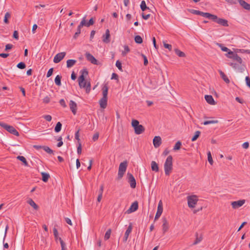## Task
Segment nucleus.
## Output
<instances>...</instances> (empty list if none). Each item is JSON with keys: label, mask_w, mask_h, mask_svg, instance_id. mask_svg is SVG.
Segmentation results:
<instances>
[{"label": "nucleus", "mask_w": 250, "mask_h": 250, "mask_svg": "<svg viewBox=\"0 0 250 250\" xmlns=\"http://www.w3.org/2000/svg\"><path fill=\"white\" fill-rule=\"evenodd\" d=\"M130 51V49L127 45L124 46V51L122 52L123 56H125L126 54Z\"/></svg>", "instance_id": "nucleus-46"}, {"label": "nucleus", "mask_w": 250, "mask_h": 250, "mask_svg": "<svg viewBox=\"0 0 250 250\" xmlns=\"http://www.w3.org/2000/svg\"><path fill=\"white\" fill-rule=\"evenodd\" d=\"M141 56H142L143 58L144 59V65L146 66L148 64V60H147L146 57L143 54H142Z\"/></svg>", "instance_id": "nucleus-54"}, {"label": "nucleus", "mask_w": 250, "mask_h": 250, "mask_svg": "<svg viewBox=\"0 0 250 250\" xmlns=\"http://www.w3.org/2000/svg\"><path fill=\"white\" fill-rule=\"evenodd\" d=\"M53 233H54V237H55V238L56 239V240H59V235H58V230L56 228H54L53 229Z\"/></svg>", "instance_id": "nucleus-50"}, {"label": "nucleus", "mask_w": 250, "mask_h": 250, "mask_svg": "<svg viewBox=\"0 0 250 250\" xmlns=\"http://www.w3.org/2000/svg\"><path fill=\"white\" fill-rule=\"evenodd\" d=\"M81 75L78 79L79 86L81 88L85 89L86 92L89 93L91 90V84L90 82L85 80L88 75V72L86 68H84L80 71Z\"/></svg>", "instance_id": "nucleus-1"}, {"label": "nucleus", "mask_w": 250, "mask_h": 250, "mask_svg": "<svg viewBox=\"0 0 250 250\" xmlns=\"http://www.w3.org/2000/svg\"><path fill=\"white\" fill-rule=\"evenodd\" d=\"M127 176L131 188H134L136 187V183L134 176L130 173H127Z\"/></svg>", "instance_id": "nucleus-12"}, {"label": "nucleus", "mask_w": 250, "mask_h": 250, "mask_svg": "<svg viewBox=\"0 0 250 250\" xmlns=\"http://www.w3.org/2000/svg\"><path fill=\"white\" fill-rule=\"evenodd\" d=\"M218 122L217 120H210V121H206L203 123V124L204 125H208L209 124H216Z\"/></svg>", "instance_id": "nucleus-47"}, {"label": "nucleus", "mask_w": 250, "mask_h": 250, "mask_svg": "<svg viewBox=\"0 0 250 250\" xmlns=\"http://www.w3.org/2000/svg\"><path fill=\"white\" fill-rule=\"evenodd\" d=\"M86 59L89 61L91 63L94 64H98V61L95 58V57L90 54L89 53H86L85 54Z\"/></svg>", "instance_id": "nucleus-16"}, {"label": "nucleus", "mask_w": 250, "mask_h": 250, "mask_svg": "<svg viewBox=\"0 0 250 250\" xmlns=\"http://www.w3.org/2000/svg\"><path fill=\"white\" fill-rule=\"evenodd\" d=\"M77 153L80 154L82 153V145L81 143H79V146L77 147Z\"/></svg>", "instance_id": "nucleus-59"}, {"label": "nucleus", "mask_w": 250, "mask_h": 250, "mask_svg": "<svg viewBox=\"0 0 250 250\" xmlns=\"http://www.w3.org/2000/svg\"><path fill=\"white\" fill-rule=\"evenodd\" d=\"M94 20H93V19L92 18H91L88 21V22H86L85 21V26H87V27H89L90 26V25H92L94 24Z\"/></svg>", "instance_id": "nucleus-51"}, {"label": "nucleus", "mask_w": 250, "mask_h": 250, "mask_svg": "<svg viewBox=\"0 0 250 250\" xmlns=\"http://www.w3.org/2000/svg\"><path fill=\"white\" fill-rule=\"evenodd\" d=\"M65 55L66 53L64 52L58 53L54 57L53 62L56 63H59L64 58Z\"/></svg>", "instance_id": "nucleus-13"}, {"label": "nucleus", "mask_w": 250, "mask_h": 250, "mask_svg": "<svg viewBox=\"0 0 250 250\" xmlns=\"http://www.w3.org/2000/svg\"><path fill=\"white\" fill-rule=\"evenodd\" d=\"M107 98L102 97L99 101L100 107L102 108H105L107 106Z\"/></svg>", "instance_id": "nucleus-23"}, {"label": "nucleus", "mask_w": 250, "mask_h": 250, "mask_svg": "<svg viewBox=\"0 0 250 250\" xmlns=\"http://www.w3.org/2000/svg\"><path fill=\"white\" fill-rule=\"evenodd\" d=\"M189 12L193 14L197 15H199V13H200V11L194 10V9H190Z\"/></svg>", "instance_id": "nucleus-58"}, {"label": "nucleus", "mask_w": 250, "mask_h": 250, "mask_svg": "<svg viewBox=\"0 0 250 250\" xmlns=\"http://www.w3.org/2000/svg\"><path fill=\"white\" fill-rule=\"evenodd\" d=\"M142 18L144 20H146L150 18V14L145 15L144 13H142Z\"/></svg>", "instance_id": "nucleus-63"}, {"label": "nucleus", "mask_w": 250, "mask_h": 250, "mask_svg": "<svg viewBox=\"0 0 250 250\" xmlns=\"http://www.w3.org/2000/svg\"><path fill=\"white\" fill-rule=\"evenodd\" d=\"M164 46L166 48L168 49L170 51L171 50V49H172V46L170 44H169L164 42Z\"/></svg>", "instance_id": "nucleus-61"}, {"label": "nucleus", "mask_w": 250, "mask_h": 250, "mask_svg": "<svg viewBox=\"0 0 250 250\" xmlns=\"http://www.w3.org/2000/svg\"><path fill=\"white\" fill-rule=\"evenodd\" d=\"M50 101V98L49 96H46L43 99V102L45 104H48Z\"/></svg>", "instance_id": "nucleus-57"}, {"label": "nucleus", "mask_w": 250, "mask_h": 250, "mask_svg": "<svg viewBox=\"0 0 250 250\" xmlns=\"http://www.w3.org/2000/svg\"><path fill=\"white\" fill-rule=\"evenodd\" d=\"M205 98L207 102L211 104V105H215L216 104L215 102L214 101L212 96L211 95H205Z\"/></svg>", "instance_id": "nucleus-24"}, {"label": "nucleus", "mask_w": 250, "mask_h": 250, "mask_svg": "<svg viewBox=\"0 0 250 250\" xmlns=\"http://www.w3.org/2000/svg\"><path fill=\"white\" fill-rule=\"evenodd\" d=\"M77 62L76 60H68L66 62V66L67 68H71L74 66Z\"/></svg>", "instance_id": "nucleus-28"}, {"label": "nucleus", "mask_w": 250, "mask_h": 250, "mask_svg": "<svg viewBox=\"0 0 250 250\" xmlns=\"http://www.w3.org/2000/svg\"><path fill=\"white\" fill-rule=\"evenodd\" d=\"M219 74L221 78L227 83H229L230 81L227 76L221 70H219Z\"/></svg>", "instance_id": "nucleus-25"}, {"label": "nucleus", "mask_w": 250, "mask_h": 250, "mask_svg": "<svg viewBox=\"0 0 250 250\" xmlns=\"http://www.w3.org/2000/svg\"><path fill=\"white\" fill-rule=\"evenodd\" d=\"M81 30H79L77 29V32L75 33V34L73 36V38L74 39H76L78 37L79 35L81 34Z\"/></svg>", "instance_id": "nucleus-60"}, {"label": "nucleus", "mask_w": 250, "mask_h": 250, "mask_svg": "<svg viewBox=\"0 0 250 250\" xmlns=\"http://www.w3.org/2000/svg\"><path fill=\"white\" fill-rule=\"evenodd\" d=\"M132 126L133 127L135 133L136 134H140L144 132L145 128L141 125H139V122L136 120H133L131 123Z\"/></svg>", "instance_id": "nucleus-3"}, {"label": "nucleus", "mask_w": 250, "mask_h": 250, "mask_svg": "<svg viewBox=\"0 0 250 250\" xmlns=\"http://www.w3.org/2000/svg\"><path fill=\"white\" fill-rule=\"evenodd\" d=\"M138 208V203L137 201L134 202L130 207L126 211V213L129 214L136 211Z\"/></svg>", "instance_id": "nucleus-15"}, {"label": "nucleus", "mask_w": 250, "mask_h": 250, "mask_svg": "<svg viewBox=\"0 0 250 250\" xmlns=\"http://www.w3.org/2000/svg\"><path fill=\"white\" fill-rule=\"evenodd\" d=\"M245 80L247 86L250 88V78L248 76H247Z\"/></svg>", "instance_id": "nucleus-64"}, {"label": "nucleus", "mask_w": 250, "mask_h": 250, "mask_svg": "<svg viewBox=\"0 0 250 250\" xmlns=\"http://www.w3.org/2000/svg\"><path fill=\"white\" fill-rule=\"evenodd\" d=\"M59 241H60L61 245L62 250H66V249L65 248V244L63 242V241L62 239L61 238H59Z\"/></svg>", "instance_id": "nucleus-52"}, {"label": "nucleus", "mask_w": 250, "mask_h": 250, "mask_svg": "<svg viewBox=\"0 0 250 250\" xmlns=\"http://www.w3.org/2000/svg\"><path fill=\"white\" fill-rule=\"evenodd\" d=\"M225 55L227 57L232 59L239 63H242L243 62L241 58L240 57L237 53L232 52L230 49L228 51L227 53H226Z\"/></svg>", "instance_id": "nucleus-7"}, {"label": "nucleus", "mask_w": 250, "mask_h": 250, "mask_svg": "<svg viewBox=\"0 0 250 250\" xmlns=\"http://www.w3.org/2000/svg\"><path fill=\"white\" fill-rule=\"evenodd\" d=\"M104 191V186L101 185L99 190V195L97 198V201L100 202L102 198L103 192Z\"/></svg>", "instance_id": "nucleus-30"}, {"label": "nucleus", "mask_w": 250, "mask_h": 250, "mask_svg": "<svg viewBox=\"0 0 250 250\" xmlns=\"http://www.w3.org/2000/svg\"><path fill=\"white\" fill-rule=\"evenodd\" d=\"M62 124L61 123V122H59L57 123L56 125V126L55 127V131L56 132H59L61 131V128H62Z\"/></svg>", "instance_id": "nucleus-38"}, {"label": "nucleus", "mask_w": 250, "mask_h": 250, "mask_svg": "<svg viewBox=\"0 0 250 250\" xmlns=\"http://www.w3.org/2000/svg\"><path fill=\"white\" fill-rule=\"evenodd\" d=\"M132 229V224H130L129 226L128 227L126 230L125 231V235H124V237L123 238V241L124 242H125L127 241L128 236H129V234L131 233Z\"/></svg>", "instance_id": "nucleus-20"}, {"label": "nucleus", "mask_w": 250, "mask_h": 250, "mask_svg": "<svg viewBox=\"0 0 250 250\" xmlns=\"http://www.w3.org/2000/svg\"><path fill=\"white\" fill-rule=\"evenodd\" d=\"M127 166V162L126 161H124L123 162H122L120 165L118 170V179H121L123 177L126 168Z\"/></svg>", "instance_id": "nucleus-6"}, {"label": "nucleus", "mask_w": 250, "mask_h": 250, "mask_svg": "<svg viewBox=\"0 0 250 250\" xmlns=\"http://www.w3.org/2000/svg\"><path fill=\"white\" fill-rule=\"evenodd\" d=\"M188 204L189 208H194L198 201V196L192 195L187 197Z\"/></svg>", "instance_id": "nucleus-5"}, {"label": "nucleus", "mask_w": 250, "mask_h": 250, "mask_svg": "<svg viewBox=\"0 0 250 250\" xmlns=\"http://www.w3.org/2000/svg\"><path fill=\"white\" fill-rule=\"evenodd\" d=\"M41 175L42 176V180L44 182H47L50 177V175L48 173L45 172H42Z\"/></svg>", "instance_id": "nucleus-32"}, {"label": "nucleus", "mask_w": 250, "mask_h": 250, "mask_svg": "<svg viewBox=\"0 0 250 250\" xmlns=\"http://www.w3.org/2000/svg\"><path fill=\"white\" fill-rule=\"evenodd\" d=\"M62 77L61 75H57L55 79V83L58 86L61 85V79Z\"/></svg>", "instance_id": "nucleus-33"}, {"label": "nucleus", "mask_w": 250, "mask_h": 250, "mask_svg": "<svg viewBox=\"0 0 250 250\" xmlns=\"http://www.w3.org/2000/svg\"><path fill=\"white\" fill-rule=\"evenodd\" d=\"M42 149L47 153L49 154H53V151L50 149L48 146H43Z\"/></svg>", "instance_id": "nucleus-43"}, {"label": "nucleus", "mask_w": 250, "mask_h": 250, "mask_svg": "<svg viewBox=\"0 0 250 250\" xmlns=\"http://www.w3.org/2000/svg\"><path fill=\"white\" fill-rule=\"evenodd\" d=\"M229 64L239 72H243L244 71L246 68L245 65L242 64V63H239L238 62V63H237L234 62H229Z\"/></svg>", "instance_id": "nucleus-9"}, {"label": "nucleus", "mask_w": 250, "mask_h": 250, "mask_svg": "<svg viewBox=\"0 0 250 250\" xmlns=\"http://www.w3.org/2000/svg\"><path fill=\"white\" fill-rule=\"evenodd\" d=\"M218 45L220 47L221 50L224 52H227L229 50L227 47L224 46L222 44H218Z\"/></svg>", "instance_id": "nucleus-55"}, {"label": "nucleus", "mask_w": 250, "mask_h": 250, "mask_svg": "<svg viewBox=\"0 0 250 250\" xmlns=\"http://www.w3.org/2000/svg\"><path fill=\"white\" fill-rule=\"evenodd\" d=\"M182 146V143L180 141H178L177 142H176V143L175 144L174 147H173V150H178L179 149H180L181 148V146Z\"/></svg>", "instance_id": "nucleus-42"}, {"label": "nucleus", "mask_w": 250, "mask_h": 250, "mask_svg": "<svg viewBox=\"0 0 250 250\" xmlns=\"http://www.w3.org/2000/svg\"><path fill=\"white\" fill-rule=\"evenodd\" d=\"M85 17H84L82 21H81L80 24L78 25V28H77V29L79 30H81V28L83 26H85Z\"/></svg>", "instance_id": "nucleus-41"}, {"label": "nucleus", "mask_w": 250, "mask_h": 250, "mask_svg": "<svg viewBox=\"0 0 250 250\" xmlns=\"http://www.w3.org/2000/svg\"><path fill=\"white\" fill-rule=\"evenodd\" d=\"M111 233V229H108L106 231V232L105 234V235H104V237L105 240H107L110 238Z\"/></svg>", "instance_id": "nucleus-44"}, {"label": "nucleus", "mask_w": 250, "mask_h": 250, "mask_svg": "<svg viewBox=\"0 0 250 250\" xmlns=\"http://www.w3.org/2000/svg\"><path fill=\"white\" fill-rule=\"evenodd\" d=\"M44 119H45L47 121L50 122L52 120V117L49 115H44L43 116Z\"/></svg>", "instance_id": "nucleus-62"}, {"label": "nucleus", "mask_w": 250, "mask_h": 250, "mask_svg": "<svg viewBox=\"0 0 250 250\" xmlns=\"http://www.w3.org/2000/svg\"><path fill=\"white\" fill-rule=\"evenodd\" d=\"M108 87L107 84H105L102 88L103 97L107 98Z\"/></svg>", "instance_id": "nucleus-27"}, {"label": "nucleus", "mask_w": 250, "mask_h": 250, "mask_svg": "<svg viewBox=\"0 0 250 250\" xmlns=\"http://www.w3.org/2000/svg\"><path fill=\"white\" fill-rule=\"evenodd\" d=\"M70 109L74 115H75L77 112V105L76 103L72 100L70 101L69 103Z\"/></svg>", "instance_id": "nucleus-21"}, {"label": "nucleus", "mask_w": 250, "mask_h": 250, "mask_svg": "<svg viewBox=\"0 0 250 250\" xmlns=\"http://www.w3.org/2000/svg\"><path fill=\"white\" fill-rule=\"evenodd\" d=\"M134 40H135V42H136V43H139V44H140V43H142V42H143V39H142V37L139 35L136 36L135 37Z\"/></svg>", "instance_id": "nucleus-39"}, {"label": "nucleus", "mask_w": 250, "mask_h": 250, "mask_svg": "<svg viewBox=\"0 0 250 250\" xmlns=\"http://www.w3.org/2000/svg\"><path fill=\"white\" fill-rule=\"evenodd\" d=\"M162 222H163V233H165L166 232H167L168 229H169V225L166 219V217H163L162 218Z\"/></svg>", "instance_id": "nucleus-19"}, {"label": "nucleus", "mask_w": 250, "mask_h": 250, "mask_svg": "<svg viewBox=\"0 0 250 250\" xmlns=\"http://www.w3.org/2000/svg\"><path fill=\"white\" fill-rule=\"evenodd\" d=\"M207 155H208V161L209 163V164L211 165H212L213 164V159H212V158L211 156V152L210 151H208L207 153Z\"/></svg>", "instance_id": "nucleus-45"}, {"label": "nucleus", "mask_w": 250, "mask_h": 250, "mask_svg": "<svg viewBox=\"0 0 250 250\" xmlns=\"http://www.w3.org/2000/svg\"><path fill=\"white\" fill-rule=\"evenodd\" d=\"M116 66L118 67V68L120 71H123L122 67V63L119 60L116 62Z\"/></svg>", "instance_id": "nucleus-53"}, {"label": "nucleus", "mask_w": 250, "mask_h": 250, "mask_svg": "<svg viewBox=\"0 0 250 250\" xmlns=\"http://www.w3.org/2000/svg\"><path fill=\"white\" fill-rule=\"evenodd\" d=\"M151 167L152 170H153V171H154L155 172H158L159 171L158 165L155 161L151 162Z\"/></svg>", "instance_id": "nucleus-29"}, {"label": "nucleus", "mask_w": 250, "mask_h": 250, "mask_svg": "<svg viewBox=\"0 0 250 250\" xmlns=\"http://www.w3.org/2000/svg\"><path fill=\"white\" fill-rule=\"evenodd\" d=\"M211 20L222 26H229L228 21L227 20L218 18L216 15H213Z\"/></svg>", "instance_id": "nucleus-8"}, {"label": "nucleus", "mask_w": 250, "mask_h": 250, "mask_svg": "<svg viewBox=\"0 0 250 250\" xmlns=\"http://www.w3.org/2000/svg\"><path fill=\"white\" fill-rule=\"evenodd\" d=\"M174 51L176 54L180 57H184L186 56L185 54L183 52L180 51L177 48L175 49Z\"/></svg>", "instance_id": "nucleus-35"}, {"label": "nucleus", "mask_w": 250, "mask_h": 250, "mask_svg": "<svg viewBox=\"0 0 250 250\" xmlns=\"http://www.w3.org/2000/svg\"><path fill=\"white\" fill-rule=\"evenodd\" d=\"M1 125L4 129H5L7 131L11 133V134H12L14 135H16L17 136H19V132L17 131V130L13 126L8 125L5 124H1Z\"/></svg>", "instance_id": "nucleus-10"}, {"label": "nucleus", "mask_w": 250, "mask_h": 250, "mask_svg": "<svg viewBox=\"0 0 250 250\" xmlns=\"http://www.w3.org/2000/svg\"><path fill=\"white\" fill-rule=\"evenodd\" d=\"M85 17H84L82 21H81L80 24L78 25V28H77V29L79 30H81V28L83 26H85Z\"/></svg>", "instance_id": "nucleus-40"}, {"label": "nucleus", "mask_w": 250, "mask_h": 250, "mask_svg": "<svg viewBox=\"0 0 250 250\" xmlns=\"http://www.w3.org/2000/svg\"><path fill=\"white\" fill-rule=\"evenodd\" d=\"M110 31L108 29L105 31V33L103 36V41L105 43H109L110 42Z\"/></svg>", "instance_id": "nucleus-18"}, {"label": "nucleus", "mask_w": 250, "mask_h": 250, "mask_svg": "<svg viewBox=\"0 0 250 250\" xmlns=\"http://www.w3.org/2000/svg\"><path fill=\"white\" fill-rule=\"evenodd\" d=\"M8 224L6 222L1 221L0 223V229L2 230L4 229V234L3 235V237L2 238V242L3 243V247L5 249H8L9 248V245L7 243H4V240L5 237L6 236L7 230L8 229Z\"/></svg>", "instance_id": "nucleus-4"}, {"label": "nucleus", "mask_w": 250, "mask_h": 250, "mask_svg": "<svg viewBox=\"0 0 250 250\" xmlns=\"http://www.w3.org/2000/svg\"><path fill=\"white\" fill-rule=\"evenodd\" d=\"M154 146L157 148L160 146L162 144V139L160 136H155L153 140Z\"/></svg>", "instance_id": "nucleus-17"}, {"label": "nucleus", "mask_w": 250, "mask_h": 250, "mask_svg": "<svg viewBox=\"0 0 250 250\" xmlns=\"http://www.w3.org/2000/svg\"><path fill=\"white\" fill-rule=\"evenodd\" d=\"M53 72V68H50L47 72L46 77L47 78H49V77H50L52 75Z\"/></svg>", "instance_id": "nucleus-56"}, {"label": "nucleus", "mask_w": 250, "mask_h": 250, "mask_svg": "<svg viewBox=\"0 0 250 250\" xmlns=\"http://www.w3.org/2000/svg\"><path fill=\"white\" fill-rule=\"evenodd\" d=\"M172 157L171 155L168 156L164 164V169L165 174L169 175L172 169Z\"/></svg>", "instance_id": "nucleus-2"}, {"label": "nucleus", "mask_w": 250, "mask_h": 250, "mask_svg": "<svg viewBox=\"0 0 250 250\" xmlns=\"http://www.w3.org/2000/svg\"><path fill=\"white\" fill-rule=\"evenodd\" d=\"M201 134V132L199 130L195 131L194 136L191 138V141L194 142L200 136Z\"/></svg>", "instance_id": "nucleus-34"}, {"label": "nucleus", "mask_w": 250, "mask_h": 250, "mask_svg": "<svg viewBox=\"0 0 250 250\" xmlns=\"http://www.w3.org/2000/svg\"><path fill=\"white\" fill-rule=\"evenodd\" d=\"M27 203L29 204L34 209L37 210L39 209V206L35 203V202L31 198H29L27 201Z\"/></svg>", "instance_id": "nucleus-26"}, {"label": "nucleus", "mask_w": 250, "mask_h": 250, "mask_svg": "<svg viewBox=\"0 0 250 250\" xmlns=\"http://www.w3.org/2000/svg\"><path fill=\"white\" fill-rule=\"evenodd\" d=\"M240 5L245 9L250 11V4L244 0H237Z\"/></svg>", "instance_id": "nucleus-22"}, {"label": "nucleus", "mask_w": 250, "mask_h": 250, "mask_svg": "<svg viewBox=\"0 0 250 250\" xmlns=\"http://www.w3.org/2000/svg\"><path fill=\"white\" fill-rule=\"evenodd\" d=\"M140 7L143 11L146 10V9H149V8L146 5V3L145 0L142 1L140 5Z\"/></svg>", "instance_id": "nucleus-36"}, {"label": "nucleus", "mask_w": 250, "mask_h": 250, "mask_svg": "<svg viewBox=\"0 0 250 250\" xmlns=\"http://www.w3.org/2000/svg\"><path fill=\"white\" fill-rule=\"evenodd\" d=\"M17 159L19 160L20 161H21L25 166H28V163L26 161V159L24 157L22 156H18L17 157Z\"/></svg>", "instance_id": "nucleus-37"}, {"label": "nucleus", "mask_w": 250, "mask_h": 250, "mask_svg": "<svg viewBox=\"0 0 250 250\" xmlns=\"http://www.w3.org/2000/svg\"><path fill=\"white\" fill-rule=\"evenodd\" d=\"M201 16H203L204 17H206L207 18H208L209 20H211L213 14H211L209 13H207V12H203L202 11H200L199 15Z\"/></svg>", "instance_id": "nucleus-31"}, {"label": "nucleus", "mask_w": 250, "mask_h": 250, "mask_svg": "<svg viewBox=\"0 0 250 250\" xmlns=\"http://www.w3.org/2000/svg\"><path fill=\"white\" fill-rule=\"evenodd\" d=\"M17 66L19 69H23L26 67V65L24 62H20L17 64Z\"/></svg>", "instance_id": "nucleus-49"}, {"label": "nucleus", "mask_w": 250, "mask_h": 250, "mask_svg": "<svg viewBox=\"0 0 250 250\" xmlns=\"http://www.w3.org/2000/svg\"><path fill=\"white\" fill-rule=\"evenodd\" d=\"M163 211V203H162V201L161 200H160L159 202L158 208H157V212H156L155 216V218H154L155 221L159 218V217L162 215Z\"/></svg>", "instance_id": "nucleus-11"}, {"label": "nucleus", "mask_w": 250, "mask_h": 250, "mask_svg": "<svg viewBox=\"0 0 250 250\" xmlns=\"http://www.w3.org/2000/svg\"><path fill=\"white\" fill-rule=\"evenodd\" d=\"M10 16H11V15L9 12L6 13V14H5V16H4V22L5 23H8L9 22L8 19L10 17Z\"/></svg>", "instance_id": "nucleus-48"}, {"label": "nucleus", "mask_w": 250, "mask_h": 250, "mask_svg": "<svg viewBox=\"0 0 250 250\" xmlns=\"http://www.w3.org/2000/svg\"><path fill=\"white\" fill-rule=\"evenodd\" d=\"M245 203V200H240L236 201H233L231 203V205L234 209L238 208L242 206Z\"/></svg>", "instance_id": "nucleus-14"}]
</instances>
